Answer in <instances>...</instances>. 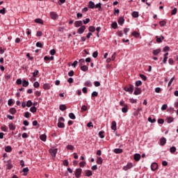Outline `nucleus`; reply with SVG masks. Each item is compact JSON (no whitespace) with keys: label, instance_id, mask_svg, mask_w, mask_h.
Segmentation results:
<instances>
[{"label":"nucleus","instance_id":"42","mask_svg":"<svg viewBox=\"0 0 178 178\" xmlns=\"http://www.w3.org/2000/svg\"><path fill=\"white\" fill-rule=\"evenodd\" d=\"M43 88H44V90H49V88H51V86H49V84L45 83V84H44V86H43Z\"/></svg>","mask_w":178,"mask_h":178},{"label":"nucleus","instance_id":"31","mask_svg":"<svg viewBox=\"0 0 178 178\" xmlns=\"http://www.w3.org/2000/svg\"><path fill=\"white\" fill-rule=\"evenodd\" d=\"M22 172H24V176H27V172H29V168H24L22 170Z\"/></svg>","mask_w":178,"mask_h":178},{"label":"nucleus","instance_id":"38","mask_svg":"<svg viewBox=\"0 0 178 178\" xmlns=\"http://www.w3.org/2000/svg\"><path fill=\"white\" fill-rule=\"evenodd\" d=\"M147 120L150 123H155L156 122V120L155 118L152 119L151 117L148 118Z\"/></svg>","mask_w":178,"mask_h":178},{"label":"nucleus","instance_id":"29","mask_svg":"<svg viewBox=\"0 0 178 178\" xmlns=\"http://www.w3.org/2000/svg\"><path fill=\"white\" fill-rule=\"evenodd\" d=\"M127 108H128L127 105H124V106L122 108V112L123 113H127V111H128Z\"/></svg>","mask_w":178,"mask_h":178},{"label":"nucleus","instance_id":"9","mask_svg":"<svg viewBox=\"0 0 178 178\" xmlns=\"http://www.w3.org/2000/svg\"><path fill=\"white\" fill-rule=\"evenodd\" d=\"M118 23L120 26H123V24L124 23V18L123 17H120L118 20Z\"/></svg>","mask_w":178,"mask_h":178},{"label":"nucleus","instance_id":"18","mask_svg":"<svg viewBox=\"0 0 178 178\" xmlns=\"http://www.w3.org/2000/svg\"><path fill=\"white\" fill-rule=\"evenodd\" d=\"M84 86H86V87H92V83H91V81H86L84 83Z\"/></svg>","mask_w":178,"mask_h":178},{"label":"nucleus","instance_id":"34","mask_svg":"<svg viewBox=\"0 0 178 178\" xmlns=\"http://www.w3.org/2000/svg\"><path fill=\"white\" fill-rule=\"evenodd\" d=\"M22 86H23V87H29V81H27L26 80H23Z\"/></svg>","mask_w":178,"mask_h":178},{"label":"nucleus","instance_id":"64","mask_svg":"<svg viewBox=\"0 0 178 178\" xmlns=\"http://www.w3.org/2000/svg\"><path fill=\"white\" fill-rule=\"evenodd\" d=\"M98 56V51H95L92 54V57L93 58H97Z\"/></svg>","mask_w":178,"mask_h":178},{"label":"nucleus","instance_id":"53","mask_svg":"<svg viewBox=\"0 0 178 178\" xmlns=\"http://www.w3.org/2000/svg\"><path fill=\"white\" fill-rule=\"evenodd\" d=\"M104 133H105L104 131H99V136L100 138H105V136H104Z\"/></svg>","mask_w":178,"mask_h":178},{"label":"nucleus","instance_id":"23","mask_svg":"<svg viewBox=\"0 0 178 178\" xmlns=\"http://www.w3.org/2000/svg\"><path fill=\"white\" fill-rule=\"evenodd\" d=\"M131 35H133L134 37H135V38H138V37H140V33H138L137 31H134L131 33Z\"/></svg>","mask_w":178,"mask_h":178},{"label":"nucleus","instance_id":"12","mask_svg":"<svg viewBox=\"0 0 178 178\" xmlns=\"http://www.w3.org/2000/svg\"><path fill=\"white\" fill-rule=\"evenodd\" d=\"M85 176H86L87 177L92 176V172L90 170H86L85 171Z\"/></svg>","mask_w":178,"mask_h":178},{"label":"nucleus","instance_id":"52","mask_svg":"<svg viewBox=\"0 0 178 178\" xmlns=\"http://www.w3.org/2000/svg\"><path fill=\"white\" fill-rule=\"evenodd\" d=\"M140 79H142V80H143L144 81H145L147 80V76L143 74H140Z\"/></svg>","mask_w":178,"mask_h":178},{"label":"nucleus","instance_id":"60","mask_svg":"<svg viewBox=\"0 0 178 178\" xmlns=\"http://www.w3.org/2000/svg\"><path fill=\"white\" fill-rule=\"evenodd\" d=\"M167 108H168V104H163L161 106V111H166Z\"/></svg>","mask_w":178,"mask_h":178},{"label":"nucleus","instance_id":"49","mask_svg":"<svg viewBox=\"0 0 178 178\" xmlns=\"http://www.w3.org/2000/svg\"><path fill=\"white\" fill-rule=\"evenodd\" d=\"M39 71L38 70H35V72H33V77H37L38 76Z\"/></svg>","mask_w":178,"mask_h":178},{"label":"nucleus","instance_id":"57","mask_svg":"<svg viewBox=\"0 0 178 178\" xmlns=\"http://www.w3.org/2000/svg\"><path fill=\"white\" fill-rule=\"evenodd\" d=\"M95 84V87H99V86H101V83H99V81H96L94 82Z\"/></svg>","mask_w":178,"mask_h":178},{"label":"nucleus","instance_id":"26","mask_svg":"<svg viewBox=\"0 0 178 178\" xmlns=\"http://www.w3.org/2000/svg\"><path fill=\"white\" fill-rule=\"evenodd\" d=\"M59 109H60V111H62L63 112V111H66V105L60 104L59 106Z\"/></svg>","mask_w":178,"mask_h":178},{"label":"nucleus","instance_id":"55","mask_svg":"<svg viewBox=\"0 0 178 178\" xmlns=\"http://www.w3.org/2000/svg\"><path fill=\"white\" fill-rule=\"evenodd\" d=\"M81 109V112H86V111H87V106L86 105L82 106Z\"/></svg>","mask_w":178,"mask_h":178},{"label":"nucleus","instance_id":"13","mask_svg":"<svg viewBox=\"0 0 178 178\" xmlns=\"http://www.w3.org/2000/svg\"><path fill=\"white\" fill-rule=\"evenodd\" d=\"M6 167H7V169H8V170H10V169L13 168V165H12V161H10V160H9L7 162Z\"/></svg>","mask_w":178,"mask_h":178},{"label":"nucleus","instance_id":"35","mask_svg":"<svg viewBox=\"0 0 178 178\" xmlns=\"http://www.w3.org/2000/svg\"><path fill=\"white\" fill-rule=\"evenodd\" d=\"M9 112L11 113V115H15V113H16V108H10Z\"/></svg>","mask_w":178,"mask_h":178},{"label":"nucleus","instance_id":"48","mask_svg":"<svg viewBox=\"0 0 178 178\" xmlns=\"http://www.w3.org/2000/svg\"><path fill=\"white\" fill-rule=\"evenodd\" d=\"M33 105V102H31V100H29L27 102H26V106L28 108H30V106H31Z\"/></svg>","mask_w":178,"mask_h":178},{"label":"nucleus","instance_id":"50","mask_svg":"<svg viewBox=\"0 0 178 178\" xmlns=\"http://www.w3.org/2000/svg\"><path fill=\"white\" fill-rule=\"evenodd\" d=\"M91 97H92L93 98L95 97H98V92L97 91L92 92L91 94Z\"/></svg>","mask_w":178,"mask_h":178},{"label":"nucleus","instance_id":"22","mask_svg":"<svg viewBox=\"0 0 178 178\" xmlns=\"http://www.w3.org/2000/svg\"><path fill=\"white\" fill-rule=\"evenodd\" d=\"M35 23H38V24H44V21L40 18H38L35 19Z\"/></svg>","mask_w":178,"mask_h":178},{"label":"nucleus","instance_id":"33","mask_svg":"<svg viewBox=\"0 0 178 178\" xmlns=\"http://www.w3.org/2000/svg\"><path fill=\"white\" fill-rule=\"evenodd\" d=\"M30 112H32V113H35V112H37V108L35 106H32L30 108Z\"/></svg>","mask_w":178,"mask_h":178},{"label":"nucleus","instance_id":"37","mask_svg":"<svg viewBox=\"0 0 178 178\" xmlns=\"http://www.w3.org/2000/svg\"><path fill=\"white\" fill-rule=\"evenodd\" d=\"M69 118H70V119H72V120H74V119H76V115H74V113H70L69 114Z\"/></svg>","mask_w":178,"mask_h":178},{"label":"nucleus","instance_id":"61","mask_svg":"<svg viewBox=\"0 0 178 178\" xmlns=\"http://www.w3.org/2000/svg\"><path fill=\"white\" fill-rule=\"evenodd\" d=\"M33 86L35 87V88H38V87H40V83H38V81L35 82L33 83Z\"/></svg>","mask_w":178,"mask_h":178},{"label":"nucleus","instance_id":"56","mask_svg":"<svg viewBox=\"0 0 178 178\" xmlns=\"http://www.w3.org/2000/svg\"><path fill=\"white\" fill-rule=\"evenodd\" d=\"M169 49H170V48L168 46H165L163 49V52H168V51H169Z\"/></svg>","mask_w":178,"mask_h":178},{"label":"nucleus","instance_id":"21","mask_svg":"<svg viewBox=\"0 0 178 178\" xmlns=\"http://www.w3.org/2000/svg\"><path fill=\"white\" fill-rule=\"evenodd\" d=\"M8 127H9L10 130H16V126L15 124H13V123H10L8 124Z\"/></svg>","mask_w":178,"mask_h":178},{"label":"nucleus","instance_id":"63","mask_svg":"<svg viewBox=\"0 0 178 178\" xmlns=\"http://www.w3.org/2000/svg\"><path fill=\"white\" fill-rule=\"evenodd\" d=\"M83 24H88V23L90 22V18H86V19L83 20Z\"/></svg>","mask_w":178,"mask_h":178},{"label":"nucleus","instance_id":"16","mask_svg":"<svg viewBox=\"0 0 178 178\" xmlns=\"http://www.w3.org/2000/svg\"><path fill=\"white\" fill-rule=\"evenodd\" d=\"M173 120H175V118H173V117H167V118L165 119V122H167V123H172Z\"/></svg>","mask_w":178,"mask_h":178},{"label":"nucleus","instance_id":"2","mask_svg":"<svg viewBox=\"0 0 178 178\" xmlns=\"http://www.w3.org/2000/svg\"><path fill=\"white\" fill-rule=\"evenodd\" d=\"M49 152L51 154L52 158H56V154H58V149H50Z\"/></svg>","mask_w":178,"mask_h":178},{"label":"nucleus","instance_id":"41","mask_svg":"<svg viewBox=\"0 0 178 178\" xmlns=\"http://www.w3.org/2000/svg\"><path fill=\"white\" fill-rule=\"evenodd\" d=\"M67 149H70V151H73L74 149V146L72 145H67Z\"/></svg>","mask_w":178,"mask_h":178},{"label":"nucleus","instance_id":"20","mask_svg":"<svg viewBox=\"0 0 178 178\" xmlns=\"http://www.w3.org/2000/svg\"><path fill=\"white\" fill-rule=\"evenodd\" d=\"M81 70H82V72H88V66H87V65L81 66Z\"/></svg>","mask_w":178,"mask_h":178},{"label":"nucleus","instance_id":"8","mask_svg":"<svg viewBox=\"0 0 178 178\" xmlns=\"http://www.w3.org/2000/svg\"><path fill=\"white\" fill-rule=\"evenodd\" d=\"M88 8H89V9H94V8H95V3L94 1H90L88 5Z\"/></svg>","mask_w":178,"mask_h":178},{"label":"nucleus","instance_id":"30","mask_svg":"<svg viewBox=\"0 0 178 178\" xmlns=\"http://www.w3.org/2000/svg\"><path fill=\"white\" fill-rule=\"evenodd\" d=\"M6 152H12V147L7 146L5 147Z\"/></svg>","mask_w":178,"mask_h":178},{"label":"nucleus","instance_id":"17","mask_svg":"<svg viewBox=\"0 0 178 178\" xmlns=\"http://www.w3.org/2000/svg\"><path fill=\"white\" fill-rule=\"evenodd\" d=\"M111 130H114V131H116V122L115 121H113L111 123Z\"/></svg>","mask_w":178,"mask_h":178},{"label":"nucleus","instance_id":"28","mask_svg":"<svg viewBox=\"0 0 178 178\" xmlns=\"http://www.w3.org/2000/svg\"><path fill=\"white\" fill-rule=\"evenodd\" d=\"M88 31L90 33H95V26H89Z\"/></svg>","mask_w":178,"mask_h":178},{"label":"nucleus","instance_id":"10","mask_svg":"<svg viewBox=\"0 0 178 178\" xmlns=\"http://www.w3.org/2000/svg\"><path fill=\"white\" fill-rule=\"evenodd\" d=\"M74 26L75 27H81L83 26V21H76Z\"/></svg>","mask_w":178,"mask_h":178},{"label":"nucleus","instance_id":"43","mask_svg":"<svg viewBox=\"0 0 178 178\" xmlns=\"http://www.w3.org/2000/svg\"><path fill=\"white\" fill-rule=\"evenodd\" d=\"M173 81H175V76H173L172 78H171V79L170 80V81L168 82V86L170 87L172 86V83H173Z\"/></svg>","mask_w":178,"mask_h":178},{"label":"nucleus","instance_id":"62","mask_svg":"<svg viewBox=\"0 0 178 178\" xmlns=\"http://www.w3.org/2000/svg\"><path fill=\"white\" fill-rule=\"evenodd\" d=\"M16 83H17V84L20 86V84H22V83H23V81H22V79H17Z\"/></svg>","mask_w":178,"mask_h":178},{"label":"nucleus","instance_id":"46","mask_svg":"<svg viewBox=\"0 0 178 178\" xmlns=\"http://www.w3.org/2000/svg\"><path fill=\"white\" fill-rule=\"evenodd\" d=\"M159 24L161 27H163V26H165L166 25V21L165 20H163V21H160L159 22Z\"/></svg>","mask_w":178,"mask_h":178},{"label":"nucleus","instance_id":"36","mask_svg":"<svg viewBox=\"0 0 178 178\" xmlns=\"http://www.w3.org/2000/svg\"><path fill=\"white\" fill-rule=\"evenodd\" d=\"M176 147L172 146L170 148V152H171V154H175V152L176 151Z\"/></svg>","mask_w":178,"mask_h":178},{"label":"nucleus","instance_id":"25","mask_svg":"<svg viewBox=\"0 0 178 178\" xmlns=\"http://www.w3.org/2000/svg\"><path fill=\"white\" fill-rule=\"evenodd\" d=\"M161 52V49H156L153 50V55L156 56Z\"/></svg>","mask_w":178,"mask_h":178},{"label":"nucleus","instance_id":"3","mask_svg":"<svg viewBox=\"0 0 178 178\" xmlns=\"http://www.w3.org/2000/svg\"><path fill=\"white\" fill-rule=\"evenodd\" d=\"M81 172H83V170L81 168H76L75 170V177L79 178L80 176H81Z\"/></svg>","mask_w":178,"mask_h":178},{"label":"nucleus","instance_id":"7","mask_svg":"<svg viewBox=\"0 0 178 178\" xmlns=\"http://www.w3.org/2000/svg\"><path fill=\"white\" fill-rule=\"evenodd\" d=\"M85 31H86V26H82L78 29L77 33L78 34H83V33H84Z\"/></svg>","mask_w":178,"mask_h":178},{"label":"nucleus","instance_id":"44","mask_svg":"<svg viewBox=\"0 0 178 178\" xmlns=\"http://www.w3.org/2000/svg\"><path fill=\"white\" fill-rule=\"evenodd\" d=\"M97 163L98 165H102V158H101V157H97Z\"/></svg>","mask_w":178,"mask_h":178},{"label":"nucleus","instance_id":"27","mask_svg":"<svg viewBox=\"0 0 178 178\" xmlns=\"http://www.w3.org/2000/svg\"><path fill=\"white\" fill-rule=\"evenodd\" d=\"M115 154H122L123 152V149H114Z\"/></svg>","mask_w":178,"mask_h":178},{"label":"nucleus","instance_id":"1","mask_svg":"<svg viewBox=\"0 0 178 178\" xmlns=\"http://www.w3.org/2000/svg\"><path fill=\"white\" fill-rule=\"evenodd\" d=\"M124 90L127 92H129V94H133V91H134V86L129 85V86H125L124 88Z\"/></svg>","mask_w":178,"mask_h":178},{"label":"nucleus","instance_id":"59","mask_svg":"<svg viewBox=\"0 0 178 178\" xmlns=\"http://www.w3.org/2000/svg\"><path fill=\"white\" fill-rule=\"evenodd\" d=\"M68 76H70V77H73V76H74V71L71 70L70 72H68Z\"/></svg>","mask_w":178,"mask_h":178},{"label":"nucleus","instance_id":"15","mask_svg":"<svg viewBox=\"0 0 178 178\" xmlns=\"http://www.w3.org/2000/svg\"><path fill=\"white\" fill-rule=\"evenodd\" d=\"M165 144H166V138L163 137L160 139V145L163 146Z\"/></svg>","mask_w":178,"mask_h":178},{"label":"nucleus","instance_id":"39","mask_svg":"<svg viewBox=\"0 0 178 178\" xmlns=\"http://www.w3.org/2000/svg\"><path fill=\"white\" fill-rule=\"evenodd\" d=\"M138 12H137V11H134L133 13H132V17H135V18H137V17H138Z\"/></svg>","mask_w":178,"mask_h":178},{"label":"nucleus","instance_id":"6","mask_svg":"<svg viewBox=\"0 0 178 178\" xmlns=\"http://www.w3.org/2000/svg\"><path fill=\"white\" fill-rule=\"evenodd\" d=\"M158 169V163H152L151 165V170H152V172H155V170H156Z\"/></svg>","mask_w":178,"mask_h":178},{"label":"nucleus","instance_id":"14","mask_svg":"<svg viewBox=\"0 0 178 178\" xmlns=\"http://www.w3.org/2000/svg\"><path fill=\"white\" fill-rule=\"evenodd\" d=\"M134 159L135 161H138L141 159V155L140 154H135L134 156Z\"/></svg>","mask_w":178,"mask_h":178},{"label":"nucleus","instance_id":"45","mask_svg":"<svg viewBox=\"0 0 178 178\" xmlns=\"http://www.w3.org/2000/svg\"><path fill=\"white\" fill-rule=\"evenodd\" d=\"M111 27L113 29H118V23L116 22H114L111 24Z\"/></svg>","mask_w":178,"mask_h":178},{"label":"nucleus","instance_id":"5","mask_svg":"<svg viewBox=\"0 0 178 178\" xmlns=\"http://www.w3.org/2000/svg\"><path fill=\"white\" fill-rule=\"evenodd\" d=\"M50 17L51 19H52L53 20H56L58 17V14H56V13L55 12H51L50 13Z\"/></svg>","mask_w":178,"mask_h":178},{"label":"nucleus","instance_id":"40","mask_svg":"<svg viewBox=\"0 0 178 178\" xmlns=\"http://www.w3.org/2000/svg\"><path fill=\"white\" fill-rule=\"evenodd\" d=\"M86 60H84V58H81L79 60V66H83V64L85 63Z\"/></svg>","mask_w":178,"mask_h":178},{"label":"nucleus","instance_id":"32","mask_svg":"<svg viewBox=\"0 0 178 178\" xmlns=\"http://www.w3.org/2000/svg\"><path fill=\"white\" fill-rule=\"evenodd\" d=\"M102 3H98L96 5H95V8H98V10H101L102 9Z\"/></svg>","mask_w":178,"mask_h":178},{"label":"nucleus","instance_id":"51","mask_svg":"<svg viewBox=\"0 0 178 178\" xmlns=\"http://www.w3.org/2000/svg\"><path fill=\"white\" fill-rule=\"evenodd\" d=\"M135 84H136V87H140V86H141V84H143V82H141V81H140V80L136 81Z\"/></svg>","mask_w":178,"mask_h":178},{"label":"nucleus","instance_id":"24","mask_svg":"<svg viewBox=\"0 0 178 178\" xmlns=\"http://www.w3.org/2000/svg\"><path fill=\"white\" fill-rule=\"evenodd\" d=\"M40 140H42V141L45 142V141H47V135L42 134L40 136Z\"/></svg>","mask_w":178,"mask_h":178},{"label":"nucleus","instance_id":"11","mask_svg":"<svg viewBox=\"0 0 178 178\" xmlns=\"http://www.w3.org/2000/svg\"><path fill=\"white\" fill-rule=\"evenodd\" d=\"M134 94V95H140L141 94V88H136Z\"/></svg>","mask_w":178,"mask_h":178},{"label":"nucleus","instance_id":"19","mask_svg":"<svg viewBox=\"0 0 178 178\" xmlns=\"http://www.w3.org/2000/svg\"><path fill=\"white\" fill-rule=\"evenodd\" d=\"M58 127H59L60 129H65V123L61 122L60 121H59L57 124Z\"/></svg>","mask_w":178,"mask_h":178},{"label":"nucleus","instance_id":"47","mask_svg":"<svg viewBox=\"0 0 178 178\" xmlns=\"http://www.w3.org/2000/svg\"><path fill=\"white\" fill-rule=\"evenodd\" d=\"M176 13H177V8H175L172 11H171V15L172 16L176 15Z\"/></svg>","mask_w":178,"mask_h":178},{"label":"nucleus","instance_id":"54","mask_svg":"<svg viewBox=\"0 0 178 178\" xmlns=\"http://www.w3.org/2000/svg\"><path fill=\"white\" fill-rule=\"evenodd\" d=\"M129 102H131V104H137V99H134V98H131L129 99Z\"/></svg>","mask_w":178,"mask_h":178},{"label":"nucleus","instance_id":"58","mask_svg":"<svg viewBox=\"0 0 178 178\" xmlns=\"http://www.w3.org/2000/svg\"><path fill=\"white\" fill-rule=\"evenodd\" d=\"M36 47H38V48H42V43L40 42H36Z\"/></svg>","mask_w":178,"mask_h":178},{"label":"nucleus","instance_id":"4","mask_svg":"<svg viewBox=\"0 0 178 178\" xmlns=\"http://www.w3.org/2000/svg\"><path fill=\"white\" fill-rule=\"evenodd\" d=\"M133 168V163H128V164L122 168L123 170L125 172L129 170V169H131Z\"/></svg>","mask_w":178,"mask_h":178}]
</instances>
